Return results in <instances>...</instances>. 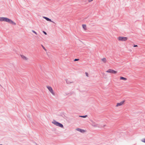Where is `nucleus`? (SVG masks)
Segmentation results:
<instances>
[{"label": "nucleus", "mask_w": 145, "mask_h": 145, "mask_svg": "<svg viewBox=\"0 0 145 145\" xmlns=\"http://www.w3.org/2000/svg\"><path fill=\"white\" fill-rule=\"evenodd\" d=\"M0 21L6 22L13 25H16V23L13 22L12 20L8 18L4 17H0Z\"/></svg>", "instance_id": "1"}, {"label": "nucleus", "mask_w": 145, "mask_h": 145, "mask_svg": "<svg viewBox=\"0 0 145 145\" xmlns=\"http://www.w3.org/2000/svg\"><path fill=\"white\" fill-rule=\"evenodd\" d=\"M128 39V38L126 37L120 36L117 38V40L119 41H126Z\"/></svg>", "instance_id": "2"}, {"label": "nucleus", "mask_w": 145, "mask_h": 145, "mask_svg": "<svg viewBox=\"0 0 145 145\" xmlns=\"http://www.w3.org/2000/svg\"><path fill=\"white\" fill-rule=\"evenodd\" d=\"M52 123L56 126H59L61 128H63V125L62 124L59 123L58 122L56 121L55 120H54L53 121H52Z\"/></svg>", "instance_id": "3"}, {"label": "nucleus", "mask_w": 145, "mask_h": 145, "mask_svg": "<svg viewBox=\"0 0 145 145\" xmlns=\"http://www.w3.org/2000/svg\"><path fill=\"white\" fill-rule=\"evenodd\" d=\"M46 87L53 95H55V93L54 92L52 88L51 87L49 86H47Z\"/></svg>", "instance_id": "4"}, {"label": "nucleus", "mask_w": 145, "mask_h": 145, "mask_svg": "<svg viewBox=\"0 0 145 145\" xmlns=\"http://www.w3.org/2000/svg\"><path fill=\"white\" fill-rule=\"evenodd\" d=\"M106 72H107L114 74H116L117 72V71L110 69H108L107 71H106Z\"/></svg>", "instance_id": "5"}, {"label": "nucleus", "mask_w": 145, "mask_h": 145, "mask_svg": "<svg viewBox=\"0 0 145 145\" xmlns=\"http://www.w3.org/2000/svg\"><path fill=\"white\" fill-rule=\"evenodd\" d=\"M76 130L77 131H78L82 133H84L86 131L84 129H82L78 128H77Z\"/></svg>", "instance_id": "6"}, {"label": "nucleus", "mask_w": 145, "mask_h": 145, "mask_svg": "<svg viewBox=\"0 0 145 145\" xmlns=\"http://www.w3.org/2000/svg\"><path fill=\"white\" fill-rule=\"evenodd\" d=\"M124 102V101H123L121 102L120 103H117L116 106L118 107L122 105L123 104Z\"/></svg>", "instance_id": "7"}, {"label": "nucleus", "mask_w": 145, "mask_h": 145, "mask_svg": "<svg viewBox=\"0 0 145 145\" xmlns=\"http://www.w3.org/2000/svg\"><path fill=\"white\" fill-rule=\"evenodd\" d=\"M43 17L44 18L46 19L47 21H49L52 22L53 23H54V22L53 21H52L51 19H50L49 18H48L47 17H45V16H43Z\"/></svg>", "instance_id": "8"}, {"label": "nucleus", "mask_w": 145, "mask_h": 145, "mask_svg": "<svg viewBox=\"0 0 145 145\" xmlns=\"http://www.w3.org/2000/svg\"><path fill=\"white\" fill-rule=\"evenodd\" d=\"M20 56L24 60H27L28 59V58L24 55H21Z\"/></svg>", "instance_id": "9"}, {"label": "nucleus", "mask_w": 145, "mask_h": 145, "mask_svg": "<svg viewBox=\"0 0 145 145\" xmlns=\"http://www.w3.org/2000/svg\"><path fill=\"white\" fill-rule=\"evenodd\" d=\"M65 81L68 84H70L71 83H72L73 82L72 81L68 79H66L65 80Z\"/></svg>", "instance_id": "10"}, {"label": "nucleus", "mask_w": 145, "mask_h": 145, "mask_svg": "<svg viewBox=\"0 0 145 145\" xmlns=\"http://www.w3.org/2000/svg\"><path fill=\"white\" fill-rule=\"evenodd\" d=\"M101 60L104 63H106L107 61L106 59L105 58L102 59Z\"/></svg>", "instance_id": "11"}, {"label": "nucleus", "mask_w": 145, "mask_h": 145, "mask_svg": "<svg viewBox=\"0 0 145 145\" xmlns=\"http://www.w3.org/2000/svg\"><path fill=\"white\" fill-rule=\"evenodd\" d=\"M120 80H127V79L126 78L123 77H120Z\"/></svg>", "instance_id": "12"}, {"label": "nucleus", "mask_w": 145, "mask_h": 145, "mask_svg": "<svg viewBox=\"0 0 145 145\" xmlns=\"http://www.w3.org/2000/svg\"><path fill=\"white\" fill-rule=\"evenodd\" d=\"M82 26L84 29L85 30H86V25L83 24L82 25Z\"/></svg>", "instance_id": "13"}, {"label": "nucleus", "mask_w": 145, "mask_h": 145, "mask_svg": "<svg viewBox=\"0 0 145 145\" xmlns=\"http://www.w3.org/2000/svg\"><path fill=\"white\" fill-rule=\"evenodd\" d=\"M80 116L81 117H82V118H85L87 116V115L82 116Z\"/></svg>", "instance_id": "14"}, {"label": "nucleus", "mask_w": 145, "mask_h": 145, "mask_svg": "<svg viewBox=\"0 0 145 145\" xmlns=\"http://www.w3.org/2000/svg\"><path fill=\"white\" fill-rule=\"evenodd\" d=\"M41 46H42V48H43V49L46 51V49L44 47V46L42 45H41Z\"/></svg>", "instance_id": "15"}, {"label": "nucleus", "mask_w": 145, "mask_h": 145, "mask_svg": "<svg viewBox=\"0 0 145 145\" xmlns=\"http://www.w3.org/2000/svg\"><path fill=\"white\" fill-rule=\"evenodd\" d=\"M32 31L35 33L36 35H37V33L34 31V30H32Z\"/></svg>", "instance_id": "16"}, {"label": "nucleus", "mask_w": 145, "mask_h": 145, "mask_svg": "<svg viewBox=\"0 0 145 145\" xmlns=\"http://www.w3.org/2000/svg\"><path fill=\"white\" fill-rule=\"evenodd\" d=\"M142 141L143 142H145V138H144V139H142Z\"/></svg>", "instance_id": "17"}, {"label": "nucleus", "mask_w": 145, "mask_h": 145, "mask_svg": "<svg viewBox=\"0 0 145 145\" xmlns=\"http://www.w3.org/2000/svg\"><path fill=\"white\" fill-rule=\"evenodd\" d=\"M43 32L46 35H47V33H46V32H45V31H43Z\"/></svg>", "instance_id": "18"}, {"label": "nucleus", "mask_w": 145, "mask_h": 145, "mask_svg": "<svg viewBox=\"0 0 145 145\" xmlns=\"http://www.w3.org/2000/svg\"><path fill=\"white\" fill-rule=\"evenodd\" d=\"M78 60H79V59H74V61H78Z\"/></svg>", "instance_id": "19"}, {"label": "nucleus", "mask_w": 145, "mask_h": 145, "mask_svg": "<svg viewBox=\"0 0 145 145\" xmlns=\"http://www.w3.org/2000/svg\"><path fill=\"white\" fill-rule=\"evenodd\" d=\"M93 0H88V1L89 2H91Z\"/></svg>", "instance_id": "20"}, {"label": "nucleus", "mask_w": 145, "mask_h": 145, "mask_svg": "<svg viewBox=\"0 0 145 145\" xmlns=\"http://www.w3.org/2000/svg\"><path fill=\"white\" fill-rule=\"evenodd\" d=\"M85 73H86V76H88V73L87 72H86Z\"/></svg>", "instance_id": "21"}, {"label": "nucleus", "mask_w": 145, "mask_h": 145, "mask_svg": "<svg viewBox=\"0 0 145 145\" xmlns=\"http://www.w3.org/2000/svg\"><path fill=\"white\" fill-rule=\"evenodd\" d=\"M137 45H134V47H137Z\"/></svg>", "instance_id": "22"}, {"label": "nucleus", "mask_w": 145, "mask_h": 145, "mask_svg": "<svg viewBox=\"0 0 145 145\" xmlns=\"http://www.w3.org/2000/svg\"><path fill=\"white\" fill-rule=\"evenodd\" d=\"M0 86H1V84H0Z\"/></svg>", "instance_id": "23"}]
</instances>
